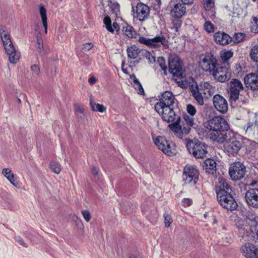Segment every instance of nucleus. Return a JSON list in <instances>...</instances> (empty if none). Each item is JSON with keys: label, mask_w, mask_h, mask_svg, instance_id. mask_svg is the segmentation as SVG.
<instances>
[{"label": "nucleus", "mask_w": 258, "mask_h": 258, "mask_svg": "<svg viewBox=\"0 0 258 258\" xmlns=\"http://www.w3.org/2000/svg\"><path fill=\"white\" fill-rule=\"evenodd\" d=\"M138 41L140 43L152 48H159L162 46L163 49H167L169 47L168 41L164 36H158L153 38L141 36Z\"/></svg>", "instance_id": "0eeeda50"}, {"label": "nucleus", "mask_w": 258, "mask_h": 258, "mask_svg": "<svg viewBox=\"0 0 258 258\" xmlns=\"http://www.w3.org/2000/svg\"><path fill=\"white\" fill-rule=\"evenodd\" d=\"M130 79L133 80L134 86L135 89L138 90V93L140 94H143L144 92L143 88L142 87L139 80L136 78V76L135 75H132L131 76Z\"/></svg>", "instance_id": "f704fd0d"}, {"label": "nucleus", "mask_w": 258, "mask_h": 258, "mask_svg": "<svg viewBox=\"0 0 258 258\" xmlns=\"http://www.w3.org/2000/svg\"><path fill=\"white\" fill-rule=\"evenodd\" d=\"M217 199L220 205L224 209L230 211L235 210L237 203L230 192L221 190L218 192Z\"/></svg>", "instance_id": "39448f33"}, {"label": "nucleus", "mask_w": 258, "mask_h": 258, "mask_svg": "<svg viewBox=\"0 0 258 258\" xmlns=\"http://www.w3.org/2000/svg\"><path fill=\"white\" fill-rule=\"evenodd\" d=\"M186 147L189 153L196 158H203L207 154L206 145L198 140H190L187 142Z\"/></svg>", "instance_id": "423d86ee"}, {"label": "nucleus", "mask_w": 258, "mask_h": 258, "mask_svg": "<svg viewBox=\"0 0 258 258\" xmlns=\"http://www.w3.org/2000/svg\"><path fill=\"white\" fill-rule=\"evenodd\" d=\"M133 11L134 13V17L141 22H143L148 19L150 15V8L147 5L140 3L138 4L134 9L132 6Z\"/></svg>", "instance_id": "ddd939ff"}, {"label": "nucleus", "mask_w": 258, "mask_h": 258, "mask_svg": "<svg viewBox=\"0 0 258 258\" xmlns=\"http://www.w3.org/2000/svg\"><path fill=\"white\" fill-rule=\"evenodd\" d=\"M237 232L239 236L243 238L245 236H248L250 233L249 226L244 219H238L236 223Z\"/></svg>", "instance_id": "4be33fe9"}, {"label": "nucleus", "mask_w": 258, "mask_h": 258, "mask_svg": "<svg viewBox=\"0 0 258 258\" xmlns=\"http://www.w3.org/2000/svg\"><path fill=\"white\" fill-rule=\"evenodd\" d=\"M164 219H165V226L166 227H168L170 226L171 223L172 222V219L170 215H164Z\"/></svg>", "instance_id": "6e6d98bb"}, {"label": "nucleus", "mask_w": 258, "mask_h": 258, "mask_svg": "<svg viewBox=\"0 0 258 258\" xmlns=\"http://www.w3.org/2000/svg\"><path fill=\"white\" fill-rule=\"evenodd\" d=\"M157 215L156 214H155L154 215L153 218L152 219V221H151V222L152 223L155 222L157 221Z\"/></svg>", "instance_id": "338daca9"}, {"label": "nucleus", "mask_w": 258, "mask_h": 258, "mask_svg": "<svg viewBox=\"0 0 258 258\" xmlns=\"http://www.w3.org/2000/svg\"><path fill=\"white\" fill-rule=\"evenodd\" d=\"M15 240L21 245H22V246H24L25 247H28L27 244L24 242L23 239L22 237H21L20 236H16L15 237Z\"/></svg>", "instance_id": "4d7b16f0"}, {"label": "nucleus", "mask_w": 258, "mask_h": 258, "mask_svg": "<svg viewBox=\"0 0 258 258\" xmlns=\"http://www.w3.org/2000/svg\"><path fill=\"white\" fill-rule=\"evenodd\" d=\"M182 205L184 207H189L192 204V200L190 198H184L182 200Z\"/></svg>", "instance_id": "5fc2aeb1"}, {"label": "nucleus", "mask_w": 258, "mask_h": 258, "mask_svg": "<svg viewBox=\"0 0 258 258\" xmlns=\"http://www.w3.org/2000/svg\"><path fill=\"white\" fill-rule=\"evenodd\" d=\"M244 36L245 35L243 33H236L232 38V42H233V43H239L243 40Z\"/></svg>", "instance_id": "ea45409f"}, {"label": "nucleus", "mask_w": 258, "mask_h": 258, "mask_svg": "<svg viewBox=\"0 0 258 258\" xmlns=\"http://www.w3.org/2000/svg\"><path fill=\"white\" fill-rule=\"evenodd\" d=\"M168 7L172 18H181L186 13V8L182 3H175L172 0Z\"/></svg>", "instance_id": "4468645a"}, {"label": "nucleus", "mask_w": 258, "mask_h": 258, "mask_svg": "<svg viewBox=\"0 0 258 258\" xmlns=\"http://www.w3.org/2000/svg\"><path fill=\"white\" fill-rule=\"evenodd\" d=\"M37 48L41 50L43 48V40L41 37V35L39 34L37 36Z\"/></svg>", "instance_id": "864d4df0"}, {"label": "nucleus", "mask_w": 258, "mask_h": 258, "mask_svg": "<svg viewBox=\"0 0 258 258\" xmlns=\"http://www.w3.org/2000/svg\"><path fill=\"white\" fill-rule=\"evenodd\" d=\"M189 89L192 96L196 101L197 103L200 105H203L204 103V99L206 98V97L202 93V92L201 91L197 83L195 82L189 85Z\"/></svg>", "instance_id": "6ab92c4d"}, {"label": "nucleus", "mask_w": 258, "mask_h": 258, "mask_svg": "<svg viewBox=\"0 0 258 258\" xmlns=\"http://www.w3.org/2000/svg\"><path fill=\"white\" fill-rule=\"evenodd\" d=\"M215 189L216 195H217L218 192H219L220 190L228 191L229 192H231V187L229 184L228 181L226 179L220 178H219L218 185L216 186Z\"/></svg>", "instance_id": "bb28decb"}, {"label": "nucleus", "mask_w": 258, "mask_h": 258, "mask_svg": "<svg viewBox=\"0 0 258 258\" xmlns=\"http://www.w3.org/2000/svg\"><path fill=\"white\" fill-rule=\"evenodd\" d=\"M31 71L36 75L40 74V69L37 64H34L31 67Z\"/></svg>", "instance_id": "bf43d9fd"}, {"label": "nucleus", "mask_w": 258, "mask_h": 258, "mask_svg": "<svg viewBox=\"0 0 258 258\" xmlns=\"http://www.w3.org/2000/svg\"><path fill=\"white\" fill-rule=\"evenodd\" d=\"M103 21L104 23L106 25V28L108 31L113 33L115 30H119V27L117 23L114 22L113 23L112 25H111V22L109 17H105Z\"/></svg>", "instance_id": "c85d7f7f"}, {"label": "nucleus", "mask_w": 258, "mask_h": 258, "mask_svg": "<svg viewBox=\"0 0 258 258\" xmlns=\"http://www.w3.org/2000/svg\"><path fill=\"white\" fill-rule=\"evenodd\" d=\"M183 120L181 121V123L185 122V124L189 125V126H192L194 124V118L192 116H189L188 115H184L183 117Z\"/></svg>", "instance_id": "58836bf2"}, {"label": "nucleus", "mask_w": 258, "mask_h": 258, "mask_svg": "<svg viewBox=\"0 0 258 258\" xmlns=\"http://www.w3.org/2000/svg\"><path fill=\"white\" fill-rule=\"evenodd\" d=\"M39 13L41 16V20L43 27L44 28V32L47 33V18L46 15V11L44 7L40 5L39 7Z\"/></svg>", "instance_id": "c756f323"}, {"label": "nucleus", "mask_w": 258, "mask_h": 258, "mask_svg": "<svg viewBox=\"0 0 258 258\" xmlns=\"http://www.w3.org/2000/svg\"><path fill=\"white\" fill-rule=\"evenodd\" d=\"M186 110H187V112H188V113L190 116H194L197 112L195 107L191 104H188L187 105Z\"/></svg>", "instance_id": "de8ad7c7"}, {"label": "nucleus", "mask_w": 258, "mask_h": 258, "mask_svg": "<svg viewBox=\"0 0 258 258\" xmlns=\"http://www.w3.org/2000/svg\"><path fill=\"white\" fill-rule=\"evenodd\" d=\"M2 174L7 178L10 183L17 188L20 187L18 182L15 177V175L11 170L8 168H4L2 170Z\"/></svg>", "instance_id": "a878e982"}, {"label": "nucleus", "mask_w": 258, "mask_h": 258, "mask_svg": "<svg viewBox=\"0 0 258 258\" xmlns=\"http://www.w3.org/2000/svg\"><path fill=\"white\" fill-rule=\"evenodd\" d=\"M50 167L53 172L57 174H58L61 171L60 165L55 162H51L50 163Z\"/></svg>", "instance_id": "37998d69"}, {"label": "nucleus", "mask_w": 258, "mask_h": 258, "mask_svg": "<svg viewBox=\"0 0 258 258\" xmlns=\"http://www.w3.org/2000/svg\"><path fill=\"white\" fill-rule=\"evenodd\" d=\"M154 10L156 11H159L161 9V0H153L152 2Z\"/></svg>", "instance_id": "09e8293b"}, {"label": "nucleus", "mask_w": 258, "mask_h": 258, "mask_svg": "<svg viewBox=\"0 0 258 258\" xmlns=\"http://www.w3.org/2000/svg\"><path fill=\"white\" fill-rule=\"evenodd\" d=\"M159 101L154 108L161 118L168 123L173 122L179 112L178 101L171 91H166L158 96Z\"/></svg>", "instance_id": "f03ea898"}, {"label": "nucleus", "mask_w": 258, "mask_h": 258, "mask_svg": "<svg viewBox=\"0 0 258 258\" xmlns=\"http://www.w3.org/2000/svg\"><path fill=\"white\" fill-rule=\"evenodd\" d=\"M1 198L3 199H8L10 197H11V195L10 194L6 191L2 192L1 194Z\"/></svg>", "instance_id": "680f3d73"}, {"label": "nucleus", "mask_w": 258, "mask_h": 258, "mask_svg": "<svg viewBox=\"0 0 258 258\" xmlns=\"http://www.w3.org/2000/svg\"><path fill=\"white\" fill-rule=\"evenodd\" d=\"M157 61L161 69L164 71V74L166 75L167 67L165 64V58L163 57H159L158 58Z\"/></svg>", "instance_id": "a18cd8bd"}, {"label": "nucleus", "mask_w": 258, "mask_h": 258, "mask_svg": "<svg viewBox=\"0 0 258 258\" xmlns=\"http://www.w3.org/2000/svg\"><path fill=\"white\" fill-rule=\"evenodd\" d=\"M204 30L208 33L214 32V26L210 21H206L204 24Z\"/></svg>", "instance_id": "79ce46f5"}, {"label": "nucleus", "mask_w": 258, "mask_h": 258, "mask_svg": "<svg viewBox=\"0 0 258 258\" xmlns=\"http://www.w3.org/2000/svg\"><path fill=\"white\" fill-rule=\"evenodd\" d=\"M144 56L148 60L150 63L155 61V57L153 56L150 52L147 51L143 52Z\"/></svg>", "instance_id": "49530a36"}, {"label": "nucleus", "mask_w": 258, "mask_h": 258, "mask_svg": "<svg viewBox=\"0 0 258 258\" xmlns=\"http://www.w3.org/2000/svg\"><path fill=\"white\" fill-rule=\"evenodd\" d=\"M125 35L128 37L134 38H136L137 35L135 29L131 26L127 25L123 27L122 29Z\"/></svg>", "instance_id": "72a5a7b5"}, {"label": "nucleus", "mask_w": 258, "mask_h": 258, "mask_svg": "<svg viewBox=\"0 0 258 258\" xmlns=\"http://www.w3.org/2000/svg\"><path fill=\"white\" fill-rule=\"evenodd\" d=\"M246 172L245 166L240 162H235L231 164L229 169V174L233 180L237 181L244 177Z\"/></svg>", "instance_id": "f8f14e48"}, {"label": "nucleus", "mask_w": 258, "mask_h": 258, "mask_svg": "<svg viewBox=\"0 0 258 258\" xmlns=\"http://www.w3.org/2000/svg\"><path fill=\"white\" fill-rule=\"evenodd\" d=\"M243 89V85L239 80L232 79L230 87V96L232 101L235 102L238 99L240 91Z\"/></svg>", "instance_id": "2eb2a0df"}, {"label": "nucleus", "mask_w": 258, "mask_h": 258, "mask_svg": "<svg viewBox=\"0 0 258 258\" xmlns=\"http://www.w3.org/2000/svg\"><path fill=\"white\" fill-rule=\"evenodd\" d=\"M216 162L214 160L209 158L204 162L203 168L207 173L213 175L216 173Z\"/></svg>", "instance_id": "393cba45"}, {"label": "nucleus", "mask_w": 258, "mask_h": 258, "mask_svg": "<svg viewBox=\"0 0 258 258\" xmlns=\"http://www.w3.org/2000/svg\"><path fill=\"white\" fill-rule=\"evenodd\" d=\"M233 53L230 50L221 52L220 53L221 58L223 63H228V60L233 56Z\"/></svg>", "instance_id": "e433bc0d"}, {"label": "nucleus", "mask_w": 258, "mask_h": 258, "mask_svg": "<svg viewBox=\"0 0 258 258\" xmlns=\"http://www.w3.org/2000/svg\"><path fill=\"white\" fill-rule=\"evenodd\" d=\"M199 170L195 167L190 165L184 167L182 178L185 184L195 185L199 179Z\"/></svg>", "instance_id": "9d476101"}, {"label": "nucleus", "mask_w": 258, "mask_h": 258, "mask_svg": "<svg viewBox=\"0 0 258 258\" xmlns=\"http://www.w3.org/2000/svg\"><path fill=\"white\" fill-rule=\"evenodd\" d=\"M181 2L184 5H190L193 3L194 0H181Z\"/></svg>", "instance_id": "0e129e2a"}, {"label": "nucleus", "mask_w": 258, "mask_h": 258, "mask_svg": "<svg viewBox=\"0 0 258 258\" xmlns=\"http://www.w3.org/2000/svg\"><path fill=\"white\" fill-rule=\"evenodd\" d=\"M201 66L204 71L211 74L215 71L219 65L215 56L211 53H206L201 57Z\"/></svg>", "instance_id": "1a4fd4ad"}, {"label": "nucleus", "mask_w": 258, "mask_h": 258, "mask_svg": "<svg viewBox=\"0 0 258 258\" xmlns=\"http://www.w3.org/2000/svg\"><path fill=\"white\" fill-rule=\"evenodd\" d=\"M213 102L215 108L222 113H226L228 110V103L226 100L221 95L216 94L213 98Z\"/></svg>", "instance_id": "f3484780"}, {"label": "nucleus", "mask_w": 258, "mask_h": 258, "mask_svg": "<svg viewBox=\"0 0 258 258\" xmlns=\"http://www.w3.org/2000/svg\"><path fill=\"white\" fill-rule=\"evenodd\" d=\"M169 72L172 75L174 80L182 88H185V84L181 79L184 77V71L182 68V62L176 54L171 55L168 58Z\"/></svg>", "instance_id": "20e7f679"}, {"label": "nucleus", "mask_w": 258, "mask_h": 258, "mask_svg": "<svg viewBox=\"0 0 258 258\" xmlns=\"http://www.w3.org/2000/svg\"><path fill=\"white\" fill-rule=\"evenodd\" d=\"M205 126L211 139L219 143H224V151L229 156L237 154L243 142L238 135L228 130L229 125L224 118L215 117L206 122Z\"/></svg>", "instance_id": "f257e3e1"}, {"label": "nucleus", "mask_w": 258, "mask_h": 258, "mask_svg": "<svg viewBox=\"0 0 258 258\" xmlns=\"http://www.w3.org/2000/svg\"><path fill=\"white\" fill-rule=\"evenodd\" d=\"M247 224L249 226L250 233H253L256 230V227L258 225V221L254 216L251 215L250 217H247L245 218Z\"/></svg>", "instance_id": "7c9ffc66"}, {"label": "nucleus", "mask_w": 258, "mask_h": 258, "mask_svg": "<svg viewBox=\"0 0 258 258\" xmlns=\"http://www.w3.org/2000/svg\"><path fill=\"white\" fill-rule=\"evenodd\" d=\"M172 122L169 125L171 130L178 138H182L181 120L178 113H177V117H176V119Z\"/></svg>", "instance_id": "b1692460"}, {"label": "nucleus", "mask_w": 258, "mask_h": 258, "mask_svg": "<svg viewBox=\"0 0 258 258\" xmlns=\"http://www.w3.org/2000/svg\"><path fill=\"white\" fill-rule=\"evenodd\" d=\"M251 29L255 33H258V16L253 18Z\"/></svg>", "instance_id": "8fccbe9b"}, {"label": "nucleus", "mask_w": 258, "mask_h": 258, "mask_svg": "<svg viewBox=\"0 0 258 258\" xmlns=\"http://www.w3.org/2000/svg\"><path fill=\"white\" fill-rule=\"evenodd\" d=\"M91 172L94 175H97L99 172V168L96 167H93L91 168Z\"/></svg>", "instance_id": "e2e57ef3"}, {"label": "nucleus", "mask_w": 258, "mask_h": 258, "mask_svg": "<svg viewBox=\"0 0 258 258\" xmlns=\"http://www.w3.org/2000/svg\"><path fill=\"white\" fill-rule=\"evenodd\" d=\"M130 258H138V257L136 255H134L133 254H131L130 256Z\"/></svg>", "instance_id": "774afa93"}, {"label": "nucleus", "mask_w": 258, "mask_h": 258, "mask_svg": "<svg viewBox=\"0 0 258 258\" xmlns=\"http://www.w3.org/2000/svg\"><path fill=\"white\" fill-rule=\"evenodd\" d=\"M245 199L247 204L253 208H258V189L250 188L245 194Z\"/></svg>", "instance_id": "a211bd4d"}, {"label": "nucleus", "mask_w": 258, "mask_h": 258, "mask_svg": "<svg viewBox=\"0 0 258 258\" xmlns=\"http://www.w3.org/2000/svg\"><path fill=\"white\" fill-rule=\"evenodd\" d=\"M214 40L216 44L223 46L232 42V37L225 32L220 31L214 33Z\"/></svg>", "instance_id": "aec40b11"}, {"label": "nucleus", "mask_w": 258, "mask_h": 258, "mask_svg": "<svg viewBox=\"0 0 258 258\" xmlns=\"http://www.w3.org/2000/svg\"><path fill=\"white\" fill-rule=\"evenodd\" d=\"M245 86L252 90H258V74L250 73L244 78Z\"/></svg>", "instance_id": "412c9836"}, {"label": "nucleus", "mask_w": 258, "mask_h": 258, "mask_svg": "<svg viewBox=\"0 0 258 258\" xmlns=\"http://www.w3.org/2000/svg\"><path fill=\"white\" fill-rule=\"evenodd\" d=\"M181 131H182V136L183 134L187 135L190 131V127L189 125H187L183 123H181Z\"/></svg>", "instance_id": "3c124183"}, {"label": "nucleus", "mask_w": 258, "mask_h": 258, "mask_svg": "<svg viewBox=\"0 0 258 258\" xmlns=\"http://www.w3.org/2000/svg\"><path fill=\"white\" fill-rule=\"evenodd\" d=\"M93 46L94 45L92 43H85L83 44L82 49L85 51H89L91 50Z\"/></svg>", "instance_id": "13d9d810"}, {"label": "nucleus", "mask_w": 258, "mask_h": 258, "mask_svg": "<svg viewBox=\"0 0 258 258\" xmlns=\"http://www.w3.org/2000/svg\"><path fill=\"white\" fill-rule=\"evenodd\" d=\"M243 256L246 258H258V248L250 243H246L241 247Z\"/></svg>", "instance_id": "dca6fc26"}, {"label": "nucleus", "mask_w": 258, "mask_h": 258, "mask_svg": "<svg viewBox=\"0 0 258 258\" xmlns=\"http://www.w3.org/2000/svg\"><path fill=\"white\" fill-rule=\"evenodd\" d=\"M128 57L132 59H135L138 57L140 52L139 48L135 45H131L127 48Z\"/></svg>", "instance_id": "cd10ccee"}, {"label": "nucleus", "mask_w": 258, "mask_h": 258, "mask_svg": "<svg viewBox=\"0 0 258 258\" xmlns=\"http://www.w3.org/2000/svg\"><path fill=\"white\" fill-rule=\"evenodd\" d=\"M97 81V79L95 77L92 76L89 78L88 79V82L90 85H94L96 82Z\"/></svg>", "instance_id": "052dcab7"}, {"label": "nucleus", "mask_w": 258, "mask_h": 258, "mask_svg": "<svg viewBox=\"0 0 258 258\" xmlns=\"http://www.w3.org/2000/svg\"><path fill=\"white\" fill-rule=\"evenodd\" d=\"M204 8L206 11L213 12L214 9V3L213 0H203Z\"/></svg>", "instance_id": "c9c22d12"}, {"label": "nucleus", "mask_w": 258, "mask_h": 258, "mask_svg": "<svg viewBox=\"0 0 258 258\" xmlns=\"http://www.w3.org/2000/svg\"><path fill=\"white\" fill-rule=\"evenodd\" d=\"M198 87L206 98L208 99L214 93V88L207 82H201V84L198 85Z\"/></svg>", "instance_id": "5701e85b"}, {"label": "nucleus", "mask_w": 258, "mask_h": 258, "mask_svg": "<svg viewBox=\"0 0 258 258\" xmlns=\"http://www.w3.org/2000/svg\"><path fill=\"white\" fill-rule=\"evenodd\" d=\"M90 104L92 110L94 111H98L100 112H103L106 110V108L103 105L99 103H96L92 96L90 98Z\"/></svg>", "instance_id": "473e14b6"}, {"label": "nucleus", "mask_w": 258, "mask_h": 258, "mask_svg": "<svg viewBox=\"0 0 258 258\" xmlns=\"http://www.w3.org/2000/svg\"><path fill=\"white\" fill-rule=\"evenodd\" d=\"M153 140L155 145L165 154L169 156L176 154L175 145L172 142L167 140L165 137L162 136H159L156 139L153 138Z\"/></svg>", "instance_id": "6e6552de"}, {"label": "nucleus", "mask_w": 258, "mask_h": 258, "mask_svg": "<svg viewBox=\"0 0 258 258\" xmlns=\"http://www.w3.org/2000/svg\"><path fill=\"white\" fill-rule=\"evenodd\" d=\"M82 214L83 216V218L87 222H88L90 221L91 219V214L90 212L87 210H83L82 211Z\"/></svg>", "instance_id": "603ef678"}, {"label": "nucleus", "mask_w": 258, "mask_h": 258, "mask_svg": "<svg viewBox=\"0 0 258 258\" xmlns=\"http://www.w3.org/2000/svg\"><path fill=\"white\" fill-rule=\"evenodd\" d=\"M76 110L79 112V113H82L84 111V109L82 107H80L79 106L77 107L76 108Z\"/></svg>", "instance_id": "69168bd1"}, {"label": "nucleus", "mask_w": 258, "mask_h": 258, "mask_svg": "<svg viewBox=\"0 0 258 258\" xmlns=\"http://www.w3.org/2000/svg\"><path fill=\"white\" fill-rule=\"evenodd\" d=\"M110 9L112 13L117 15L120 12V6L117 3H112L109 5Z\"/></svg>", "instance_id": "a19ab883"}, {"label": "nucleus", "mask_w": 258, "mask_h": 258, "mask_svg": "<svg viewBox=\"0 0 258 258\" xmlns=\"http://www.w3.org/2000/svg\"><path fill=\"white\" fill-rule=\"evenodd\" d=\"M250 56L252 60L258 62V45L254 46L251 48Z\"/></svg>", "instance_id": "4c0bfd02"}, {"label": "nucleus", "mask_w": 258, "mask_h": 258, "mask_svg": "<svg viewBox=\"0 0 258 258\" xmlns=\"http://www.w3.org/2000/svg\"><path fill=\"white\" fill-rule=\"evenodd\" d=\"M172 23L173 24V29H175L176 32L178 31L179 28L181 27L182 24V21L180 18H173Z\"/></svg>", "instance_id": "c03bdc74"}, {"label": "nucleus", "mask_w": 258, "mask_h": 258, "mask_svg": "<svg viewBox=\"0 0 258 258\" xmlns=\"http://www.w3.org/2000/svg\"><path fill=\"white\" fill-rule=\"evenodd\" d=\"M231 70L229 63H222L212 74L215 79L220 82H225L231 78Z\"/></svg>", "instance_id": "9b49d317"}, {"label": "nucleus", "mask_w": 258, "mask_h": 258, "mask_svg": "<svg viewBox=\"0 0 258 258\" xmlns=\"http://www.w3.org/2000/svg\"><path fill=\"white\" fill-rule=\"evenodd\" d=\"M257 124L255 122H249L247 123L246 126H245L244 128L245 130L246 134L250 136L254 135L255 131H257Z\"/></svg>", "instance_id": "2f4dec72"}, {"label": "nucleus", "mask_w": 258, "mask_h": 258, "mask_svg": "<svg viewBox=\"0 0 258 258\" xmlns=\"http://www.w3.org/2000/svg\"><path fill=\"white\" fill-rule=\"evenodd\" d=\"M0 36L9 60L11 63L15 64L20 58V53L13 45L9 31L5 28L0 29Z\"/></svg>", "instance_id": "7ed1b4c3"}]
</instances>
